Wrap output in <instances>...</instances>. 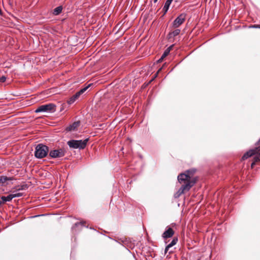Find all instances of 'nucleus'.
<instances>
[{
  "label": "nucleus",
  "instance_id": "nucleus-31",
  "mask_svg": "<svg viewBox=\"0 0 260 260\" xmlns=\"http://www.w3.org/2000/svg\"><path fill=\"white\" fill-rule=\"evenodd\" d=\"M260 143V139H259L258 140V141L256 143V144H256V145H258V143Z\"/></svg>",
  "mask_w": 260,
  "mask_h": 260
},
{
  "label": "nucleus",
  "instance_id": "nucleus-27",
  "mask_svg": "<svg viewBox=\"0 0 260 260\" xmlns=\"http://www.w3.org/2000/svg\"><path fill=\"white\" fill-rule=\"evenodd\" d=\"M161 69H162V68H160V69L158 70L157 72V73H156V74L155 75V76H154V78L152 79V80H153L155 78H156V76H157V74H158V73H159V72L161 70Z\"/></svg>",
  "mask_w": 260,
  "mask_h": 260
},
{
  "label": "nucleus",
  "instance_id": "nucleus-23",
  "mask_svg": "<svg viewBox=\"0 0 260 260\" xmlns=\"http://www.w3.org/2000/svg\"><path fill=\"white\" fill-rule=\"evenodd\" d=\"M84 222H76L72 227V229H74L75 227L78 226L79 225H81L82 226H84Z\"/></svg>",
  "mask_w": 260,
  "mask_h": 260
},
{
  "label": "nucleus",
  "instance_id": "nucleus-25",
  "mask_svg": "<svg viewBox=\"0 0 260 260\" xmlns=\"http://www.w3.org/2000/svg\"><path fill=\"white\" fill-rule=\"evenodd\" d=\"M6 79H7V78L6 76H2L0 77V82L2 83H4L6 81Z\"/></svg>",
  "mask_w": 260,
  "mask_h": 260
},
{
  "label": "nucleus",
  "instance_id": "nucleus-30",
  "mask_svg": "<svg viewBox=\"0 0 260 260\" xmlns=\"http://www.w3.org/2000/svg\"><path fill=\"white\" fill-rule=\"evenodd\" d=\"M256 162H255L254 161H253L252 163H251V168H253V166L255 165Z\"/></svg>",
  "mask_w": 260,
  "mask_h": 260
},
{
  "label": "nucleus",
  "instance_id": "nucleus-5",
  "mask_svg": "<svg viewBox=\"0 0 260 260\" xmlns=\"http://www.w3.org/2000/svg\"><path fill=\"white\" fill-rule=\"evenodd\" d=\"M178 180L179 183L186 184L188 182H194L196 183L195 179H191V177L188 174L186 173H181L178 176Z\"/></svg>",
  "mask_w": 260,
  "mask_h": 260
},
{
  "label": "nucleus",
  "instance_id": "nucleus-21",
  "mask_svg": "<svg viewBox=\"0 0 260 260\" xmlns=\"http://www.w3.org/2000/svg\"><path fill=\"white\" fill-rule=\"evenodd\" d=\"M178 241V239L177 238H174L171 242L168 245V247H172L174 245H175Z\"/></svg>",
  "mask_w": 260,
  "mask_h": 260
},
{
  "label": "nucleus",
  "instance_id": "nucleus-2",
  "mask_svg": "<svg viewBox=\"0 0 260 260\" xmlns=\"http://www.w3.org/2000/svg\"><path fill=\"white\" fill-rule=\"evenodd\" d=\"M88 141V138L84 140H71L67 142V144L71 148L83 149L86 147Z\"/></svg>",
  "mask_w": 260,
  "mask_h": 260
},
{
  "label": "nucleus",
  "instance_id": "nucleus-10",
  "mask_svg": "<svg viewBox=\"0 0 260 260\" xmlns=\"http://www.w3.org/2000/svg\"><path fill=\"white\" fill-rule=\"evenodd\" d=\"M80 122L79 121H75L68 126L66 128V131L69 132L75 131L80 126Z\"/></svg>",
  "mask_w": 260,
  "mask_h": 260
},
{
  "label": "nucleus",
  "instance_id": "nucleus-6",
  "mask_svg": "<svg viewBox=\"0 0 260 260\" xmlns=\"http://www.w3.org/2000/svg\"><path fill=\"white\" fill-rule=\"evenodd\" d=\"M186 14L185 13L180 14L172 22L171 26L173 28H178L185 20Z\"/></svg>",
  "mask_w": 260,
  "mask_h": 260
},
{
  "label": "nucleus",
  "instance_id": "nucleus-26",
  "mask_svg": "<svg viewBox=\"0 0 260 260\" xmlns=\"http://www.w3.org/2000/svg\"><path fill=\"white\" fill-rule=\"evenodd\" d=\"M173 0H167L165 5L170 7V6Z\"/></svg>",
  "mask_w": 260,
  "mask_h": 260
},
{
  "label": "nucleus",
  "instance_id": "nucleus-1",
  "mask_svg": "<svg viewBox=\"0 0 260 260\" xmlns=\"http://www.w3.org/2000/svg\"><path fill=\"white\" fill-rule=\"evenodd\" d=\"M49 152V147L43 144H39L35 147V156L39 159L46 157Z\"/></svg>",
  "mask_w": 260,
  "mask_h": 260
},
{
  "label": "nucleus",
  "instance_id": "nucleus-3",
  "mask_svg": "<svg viewBox=\"0 0 260 260\" xmlns=\"http://www.w3.org/2000/svg\"><path fill=\"white\" fill-rule=\"evenodd\" d=\"M56 106L52 103H49L46 105H43L39 107L35 112L36 113L49 112L53 113L56 111Z\"/></svg>",
  "mask_w": 260,
  "mask_h": 260
},
{
  "label": "nucleus",
  "instance_id": "nucleus-32",
  "mask_svg": "<svg viewBox=\"0 0 260 260\" xmlns=\"http://www.w3.org/2000/svg\"><path fill=\"white\" fill-rule=\"evenodd\" d=\"M158 0H153V2L154 3H156L157 2Z\"/></svg>",
  "mask_w": 260,
  "mask_h": 260
},
{
  "label": "nucleus",
  "instance_id": "nucleus-15",
  "mask_svg": "<svg viewBox=\"0 0 260 260\" xmlns=\"http://www.w3.org/2000/svg\"><path fill=\"white\" fill-rule=\"evenodd\" d=\"M172 47H173V45L171 46L170 47H169L168 48H167V49L165 51V52H164V53H163V54L162 55V56H161V57H160V58L158 60V62L160 61L161 60H162V59H163V58H164V57H165L166 56H167L169 54V52H170V50H171V48H172Z\"/></svg>",
  "mask_w": 260,
  "mask_h": 260
},
{
  "label": "nucleus",
  "instance_id": "nucleus-4",
  "mask_svg": "<svg viewBox=\"0 0 260 260\" xmlns=\"http://www.w3.org/2000/svg\"><path fill=\"white\" fill-rule=\"evenodd\" d=\"M194 185V182H188L186 184H182L178 191L174 194L175 198H179L185 191H189L190 188Z\"/></svg>",
  "mask_w": 260,
  "mask_h": 260
},
{
  "label": "nucleus",
  "instance_id": "nucleus-16",
  "mask_svg": "<svg viewBox=\"0 0 260 260\" xmlns=\"http://www.w3.org/2000/svg\"><path fill=\"white\" fill-rule=\"evenodd\" d=\"M62 10V7L61 6H58L53 10V14L54 15H58L61 13Z\"/></svg>",
  "mask_w": 260,
  "mask_h": 260
},
{
  "label": "nucleus",
  "instance_id": "nucleus-34",
  "mask_svg": "<svg viewBox=\"0 0 260 260\" xmlns=\"http://www.w3.org/2000/svg\"><path fill=\"white\" fill-rule=\"evenodd\" d=\"M2 204V202L1 201V200H0V206Z\"/></svg>",
  "mask_w": 260,
  "mask_h": 260
},
{
  "label": "nucleus",
  "instance_id": "nucleus-9",
  "mask_svg": "<svg viewBox=\"0 0 260 260\" xmlns=\"http://www.w3.org/2000/svg\"><path fill=\"white\" fill-rule=\"evenodd\" d=\"M174 234V232L172 228L167 227L166 230L163 233L162 237L166 239L172 237Z\"/></svg>",
  "mask_w": 260,
  "mask_h": 260
},
{
  "label": "nucleus",
  "instance_id": "nucleus-11",
  "mask_svg": "<svg viewBox=\"0 0 260 260\" xmlns=\"http://www.w3.org/2000/svg\"><path fill=\"white\" fill-rule=\"evenodd\" d=\"M80 95L78 94V92H76L74 95H73L70 99L68 100V103L69 105H71L73 104L77 99L79 98Z\"/></svg>",
  "mask_w": 260,
  "mask_h": 260
},
{
  "label": "nucleus",
  "instance_id": "nucleus-12",
  "mask_svg": "<svg viewBox=\"0 0 260 260\" xmlns=\"http://www.w3.org/2000/svg\"><path fill=\"white\" fill-rule=\"evenodd\" d=\"M180 29H176L173 30V31L170 32L168 34V37L169 39L178 36L180 34Z\"/></svg>",
  "mask_w": 260,
  "mask_h": 260
},
{
  "label": "nucleus",
  "instance_id": "nucleus-22",
  "mask_svg": "<svg viewBox=\"0 0 260 260\" xmlns=\"http://www.w3.org/2000/svg\"><path fill=\"white\" fill-rule=\"evenodd\" d=\"M196 169H190V170H188L186 171V173H187L190 176V175H192L196 172Z\"/></svg>",
  "mask_w": 260,
  "mask_h": 260
},
{
  "label": "nucleus",
  "instance_id": "nucleus-14",
  "mask_svg": "<svg viewBox=\"0 0 260 260\" xmlns=\"http://www.w3.org/2000/svg\"><path fill=\"white\" fill-rule=\"evenodd\" d=\"M12 196L11 194H9L8 196L6 197V196H2L1 197V200H2V204L3 203H5V202H10L12 200Z\"/></svg>",
  "mask_w": 260,
  "mask_h": 260
},
{
  "label": "nucleus",
  "instance_id": "nucleus-35",
  "mask_svg": "<svg viewBox=\"0 0 260 260\" xmlns=\"http://www.w3.org/2000/svg\"><path fill=\"white\" fill-rule=\"evenodd\" d=\"M40 215H36L35 216H34L33 217H38V216H39Z\"/></svg>",
  "mask_w": 260,
  "mask_h": 260
},
{
  "label": "nucleus",
  "instance_id": "nucleus-17",
  "mask_svg": "<svg viewBox=\"0 0 260 260\" xmlns=\"http://www.w3.org/2000/svg\"><path fill=\"white\" fill-rule=\"evenodd\" d=\"M28 185L27 184H23L20 186H18L16 187V191L24 190L28 188Z\"/></svg>",
  "mask_w": 260,
  "mask_h": 260
},
{
  "label": "nucleus",
  "instance_id": "nucleus-7",
  "mask_svg": "<svg viewBox=\"0 0 260 260\" xmlns=\"http://www.w3.org/2000/svg\"><path fill=\"white\" fill-rule=\"evenodd\" d=\"M64 155L65 151L62 149L52 150L49 152V156L52 158H60Z\"/></svg>",
  "mask_w": 260,
  "mask_h": 260
},
{
  "label": "nucleus",
  "instance_id": "nucleus-13",
  "mask_svg": "<svg viewBox=\"0 0 260 260\" xmlns=\"http://www.w3.org/2000/svg\"><path fill=\"white\" fill-rule=\"evenodd\" d=\"M13 179V177H7L5 176H0V182L2 183H5L7 181H11Z\"/></svg>",
  "mask_w": 260,
  "mask_h": 260
},
{
  "label": "nucleus",
  "instance_id": "nucleus-24",
  "mask_svg": "<svg viewBox=\"0 0 260 260\" xmlns=\"http://www.w3.org/2000/svg\"><path fill=\"white\" fill-rule=\"evenodd\" d=\"M169 9V7L167 6V5H164V7H163V9H162V11H164V15H165L167 12H168V10Z\"/></svg>",
  "mask_w": 260,
  "mask_h": 260
},
{
  "label": "nucleus",
  "instance_id": "nucleus-8",
  "mask_svg": "<svg viewBox=\"0 0 260 260\" xmlns=\"http://www.w3.org/2000/svg\"><path fill=\"white\" fill-rule=\"evenodd\" d=\"M259 147H256L253 149L249 150L243 155V156L242 157V159H246L252 156V155H255L257 152V150H259Z\"/></svg>",
  "mask_w": 260,
  "mask_h": 260
},
{
  "label": "nucleus",
  "instance_id": "nucleus-18",
  "mask_svg": "<svg viewBox=\"0 0 260 260\" xmlns=\"http://www.w3.org/2000/svg\"><path fill=\"white\" fill-rule=\"evenodd\" d=\"M92 85V83L89 84L87 86H85V87L81 89L79 91H78V94L80 95L83 94L84 92H85L87 89L90 87Z\"/></svg>",
  "mask_w": 260,
  "mask_h": 260
},
{
  "label": "nucleus",
  "instance_id": "nucleus-20",
  "mask_svg": "<svg viewBox=\"0 0 260 260\" xmlns=\"http://www.w3.org/2000/svg\"><path fill=\"white\" fill-rule=\"evenodd\" d=\"M12 197V199L14 198H18L22 197L23 195V193L22 192H16L15 191H13V193L11 194Z\"/></svg>",
  "mask_w": 260,
  "mask_h": 260
},
{
  "label": "nucleus",
  "instance_id": "nucleus-28",
  "mask_svg": "<svg viewBox=\"0 0 260 260\" xmlns=\"http://www.w3.org/2000/svg\"><path fill=\"white\" fill-rule=\"evenodd\" d=\"M170 248V247H168V245L166 247L165 249V254L167 253V252H168V251L169 250V249Z\"/></svg>",
  "mask_w": 260,
  "mask_h": 260
},
{
  "label": "nucleus",
  "instance_id": "nucleus-19",
  "mask_svg": "<svg viewBox=\"0 0 260 260\" xmlns=\"http://www.w3.org/2000/svg\"><path fill=\"white\" fill-rule=\"evenodd\" d=\"M258 147H259V146ZM255 154L257 155L254 156L253 159L254 161L256 162L260 161V147L259 150H257V152Z\"/></svg>",
  "mask_w": 260,
  "mask_h": 260
},
{
  "label": "nucleus",
  "instance_id": "nucleus-33",
  "mask_svg": "<svg viewBox=\"0 0 260 260\" xmlns=\"http://www.w3.org/2000/svg\"><path fill=\"white\" fill-rule=\"evenodd\" d=\"M2 11L1 9L0 8V14H2Z\"/></svg>",
  "mask_w": 260,
  "mask_h": 260
},
{
  "label": "nucleus",
  "instance_id": "nucleus-29",
  "mask_svg": "<svg viewBox=\"0 0 260 260\" xmlns=\"http://www.w3.org/2000/svg\"><path fill=\"white\" fill-rule=\"evenodd\" d=\"M258 26H260V25H252V26H250V27H252V28H258Z\"/></svg>",
  "mask_w": 260,
  "mask_h": 260
}]
</instances>
